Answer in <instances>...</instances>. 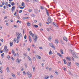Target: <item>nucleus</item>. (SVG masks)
<instances>
[{"instance_id":"obj_1","label":"nucleus","mask_w":79,"mask_h":79,"mask_svg":"<svg viewBox=\"0 0 79 79\" xmlns=\"http://www.w3.org/2000/svg\"><path fill=\"white\" fill-rule=\"evenodd\" d=\"M73 55L74 58H78V55H77V53L75 52H73Z\"/></svg>"},{"instance_id":"obj_2","label":"nucleus","mask_w":79,"mask_h":79,"mask_svg":"<svg viewBox=\"0 0 79 79\" xmlns=\"http://www.w3.org/2000/svg\"><path fill=\"white\" fill-rule=\"evenodd\" d=\"M3 52H8V49H7V46H5Z\"/></svg>"},{"instance_id":"obj_3","label":"nucleus","mask_w":79,"mask_h":79,"mask_svg":"<svg viewBox=\"0 0 79 79\" xmlns=\"http://www.w3.org/2000/svg\"><path fill=\"white\" fill-rule=\"evenodd\" d=\"M52 19L50 17H48V21L49 23H52Z\"/></svg>"},{"instance_id":"obj_4","label":"nucleus","mask_w":79,"mask_h":79,"mask_svg":"<svg viewBox=\"0 0 79 79\" xmlns=\"http://www.w3.org/2000/svg\"><path fill=\"white\" fill-rule=\"evenodd\" d=\"M49 45H50V46L51 47H52L53 48H54V49H56V48H55V46H53V44H52V43H49Z\"/></svg>"},{"instance_id":"obj_5","label":"nucleus","mask_w":79,"mask_h":79,"mask_svg":"<svg viewBox=\"0 0 79 79\" xmlns=\"http://www.w3.org/2000/svg\"><path fill=\"white\" fill-rule=\"evenodd\" d=\"M35 38L34 39V42H35V43H36L37 42V39L38 37L37 36V35H35Z\"/></svg>"},{"instance_id":"obj_6","label":"nucleus","mask_w":79,"mask_h":79,"mask_svg":"<svg viewBox=\"0 0 79 79\" xmlns=\"http://www.w3.org/2000/svg\"><path fill=\"white\" fill-rule=\"evenodd\" d=\"M29 33L30 35H31V36H32L33 37H34V34H33L32 33V31H30L29 32Z\"/></svg>"},{"instance_id":"obj_7","label":"nucleus","mask_w":79,"mask_h":79,"mask_svg":"<svg viewBox=\"0 0 79 79\" xmlns=\"http://www.w3.org/2000/svg\"><path fill=\"white\" fill-rule=\"evenodd\" d=\"M53 25H54V26H56L57 27H58V24H56L55 22H53Z\"/></svg>"},{"instance_id":"obj_8","label":"nucleus","mask_w":79,"mask_h":79,"mask_svg":"<svg viewBox=\"0 0 79 79\" xmlns=\"http://www.w3.org/2000/svg\"><path fill=\"white\" fill-rule=\"evenodd\" d=\"M63 40H65V41H66V42L68 41V39H67V38L65 36L63 37Z\"/></svg>"},{"instance_id":"obj_9","label":"nucleus","mask_w":79,"mask_h":79,"mask_svg":"<svg viewBox=\"0 0 79 79\" xmlns=\"http://www.w3.org/2000/svg\"><path fill=\"white\" fill-rule=\"evenodd\" d=\"M15 6H13L11 8L12 11H13L15 10Z\"/></svg>"},{"instance_id":"obj_10","label":"nucleus","mask_w":79,"mask_h":79,"mask_svg":"<svg viewBox=\"0 0 79 79\" xmlns=\"http://www.w3.org/2000/svg\"><path fill=\"white\" fill-rule=\"evenodd\" d=\"M20 35L21 37H22V36H23V35H22V34H21V33H20V34L18 35V36L17 37L20 38Z\"/></svg>"},{"instance_id":"obj_11","label":"nucleus","mask_w":79,"mask_h":79,"mask_svg":"<svg viewBox=\"0 0 79 79\" xmlns=\"http://www.w3.org/2000/svg\"><path fill=\"white\" fill-rule=\"evenodd\" d=\"M60 53L61 54H62V55H63L64 54V53L63 52V51L62 49H60Z\"/></svg>"},{"instance_id":"obj_12","label":"nucleus","mask_w":79,"mask_h":79,"mask_svg":"<svg viewBox=\"0 0 79 79\" xmlns=\"http://www.w3.org/2000/svg\"><path fill=\"white\" fill-rule=\"evenodd\" d=\"M29 40L30 42H32V39H31V38L30 36H29Z\"/></svg>"},{"instance_id":"obj_13","label":"nucleus","mask_w":79,"mask_h":79,"mask_svg":"<svg viewBox=\"0 0 79 79\" xmlns=\"http://www.w3.org/2000/svg\"><path fill=\"white\" fill-rule=\"evenodd\" d=\"M48 40H49V41H51L52 40V36H50L48 38Z\"/></svg>"},{"instance_id":"obj_14","label":"nucleus","mask_w":79,"mask_h":79,"mask_svg":"<svg viewBox=\"0 0 79 79\" xmlns=\"http://www.w3.org/2000/svg\"><path fill=\"white\" fill-rule=\"evenodd\" d=\"M71 62H69L68 64V66H71Z\"/></svg>"},{"instance_id":"obj_15","label":"nucleus","mask_w":79,"mask_h":79,"mask_svg":"<svg viewBox=\"0 0 79 79\" xmlns=\"http://www.w3.org/2000/svg\"><path fill=\"white\" fill-rule=\"evenodd\" d=\"M7 72H10V70H9V67H7Z\"/></svg>"},{"instance_id":"obj_16","label":"nucleus","mask_w":79,"mask_h":79,"mask_svg":"<svg viewBox=\"0 0 79 79\" xmlns=\"http://www.w3.org/2000/svg\"><path fill=\"white\" fill-rule=\"evenodd\" d=\"M13 45V42L12 43L11 42L10 43V47H12Z\"/></svg>"},{"instance_id":"obj_17","label":"nucleus","mask_w":79,"mask_h":79,"mask_svg":"<svg viewBox=\"0 0 79 79\" xmlns=\"http://www.w3.org/2000/svg\"><path fill=\"white\" fill-rule=\"evenodd\" d=\"M46 14H47V15H48V16H50V14H49L48 11H47L46 12Z\"/></svg>"},{"instance_id":"obj_18","label":"nucleus","mask_w":79,"mask_h":79,"mask_svg":"<svg viewBox=\"0 0 79 79\" xmlns=\"http://www.w3.org/2000/svg\"><path fill=\"white\" fill-rule=\"evenodd\" d=\"M66 59H68V60H69V61H72L71 59H70V58H69L67 57Z\"/></svg>"},{"instance_id":"obj_19","label":"nucleus","mask_w":79,"mask_h":79,"mask_svg":"<svg viewBox=\"0 0 79 79\" xmlns=\"http://www.w3.org/2000/svg\"><path fill=\"white\" fill-rule=\"evenodd\" d=\"M63 61L64 63V64H66L67 63V62H66V61L64 59Z\"/></svg>"},{"instance_id":"obj_20","label":"nucleus","mask_w":79,"mask_h":79,"mask_svg":"<svg viewBox=\"0 0 79 79\" xmlns=\"http://www.w3.org/2000/svg\"><path fill=\"white\" fill-rule=\"evenodd\" d=\"M55 42L56 43V44H58V40H56Z\"/></svg>"},{"instance_id":"obj_21","label":"nucleus","mask_w":79,"mask_h":79,"mask_svg":"<svg viewBox=\"0 0 79 79\" xmlns=\"http://www.w3.org/2000/svg\"><path fill=\"white\" fill-rule=\"evenodd\" d=\"M17 60H18V61H17V63H20V60H19V59H17Z\"/></svg>"},{"instance_id":"obj_22","label":"nucleus","mask_w":79,"mask_h":79,"mask_svg":"<svg viewBox=\"0 0 79 79\" xmlns=\"http://www.w3.org/2000/svg\"><path fill=\"white\" fill-rule=\"evenodd\" d=\"M49 55H52L53 54V53H52V51H51L50 52H49Z\"/></svg>"},{"instance_id":"obj_23","label":"nucleus","mask_w":79,"mask_h":79,"mask_svg":"<svg viewBox=\"0 0 79 79\" xmlns=\"http://www.w3.org/2000/svg\"><path fill=\"white\" fill-rule=\"evenodd\" d=\"M17 40H21V38H19V37H17Z\"/></svg>"},{"instance_id":"obj_24","label":"nucleus","mask_w":79,"mask_h":79,"mask_svg":"<svg viewBox=\"0 0 79 79\" xmlns=\"http://www.w3.org/2000/svg\"><path fill=\"white\" fill-rule=\"evenodd\" d=\"M34 27H35L36 28H37V27H39V26H38V25H34Z\"/></svg>"},{"instance_id":"obj_25","label":"nucleus","mask_w":79,"mask_h":79,"mask_svg":"<svg viewBox=\"0 0 79 79\" xmlns=\"http://www.w3.org/2000/svg\"><path fill=\"white\" fill-rule=\"evenodd\" d=\"M8 2H6L5 3V5L6 6H8Z\"/></svg>"},{"instance_id":"obj_26","label":"nucleus","mask_w":79,"mask_h":79,"mask_svg":"<svg viewBox=\"0 0 79 79\" xmlns=\"http://www.w3.org/2000/svg\"><path fill=\"white\" fill-rule=\"evenodd\" d=\"M58 55H59V56H60L61 57L62 56H61V54L60 53H57Z\"/></svg>"},{"instance_id":"obj_27","label":"nucleus","mask_w":79,"mask_h":79,"mask_svg":"<svg viewBox=\"0 0 79 79\" xmlns=\"http://www.w3.org/2000/svg\"><path fill=\"white\" fill-rule=\"evenodd\" d=\"M49 78V76H48V77H45L44 78L45 79H47Z\"/></svg>"},{"instance_id":"obj_28","label":"nucleus","mask_w":79,"mask_h":79,"mask_svg":"<svg viewBox=\"0 0 79 79\" xmlns=\"http://www.w3.org/2000/svg\"><path fill=\"white\" fill-rule=\"evenodd\" d=\"M11 5L12 6H14V5H15V2H12L11 3Z\"/></svg>"},{"instance_id":"obj_29","label":"nucleus","mask_w":79,"mask_h":79,"mask_svg":"<svg viewBox=\"0 0 79 79\" xmlns=\"http://www.w3.org/2000/svg\"><path fill=\"white\" fill-rule=\"evenodd\" d=\"M19 23L20 24H21V22L19 21V20H17V23Z\"/></svg>"},{"instance_id":"obj_30","label":"nucleus","mask_w":79,"mask_h":79,"mask_svg":"<svg viewBox=\"0 0 79 79\" xmlns=\"http://www.w3.org/2000/svg\"><path fill=\"white\" fill-rule=\"evenodd\" d=\"M28 59L30 61L32 60V59H31V58H30V57H29V56H28Z\"/></svg>"},{"instance_id":"obj_31","label":"nucleus","mask_w":79,"mask_h":79,"mask_svg":"<svg viewBox=\"0 0 79 79\" xmlns=\"http://www.w3.org/2000/svg\"><path fill=\"white\" fill-rule=\"evenodd\" d=\"M28 26H31V23H27Z\"/></svg>"},{"instance_id":"obj_32","label":"nucleus","mask_w":79,"mask_h":79,"mask_svg":"<svg viewBox=\"0 0 79 79\" xmlns=\"http://www.w3.org/2000/svg\"><path fill=\"white\" fill-rule=\"evenodd\" d=\"M55 73H56V74H57V75H58V72H57V71H55Z\"/></svg>"},{"instance_id":"obj_33","label":"nucleus","mask_w":79,"mask_h":79,"mask_svg":"<svg viewBox=\"0 0 79 79\" xmlns=\"http://www.w3.org/2000/svg\"><path fill=\"white\" fill-rule=\"evenodd\" d=\"M36 56H37V57L38 56V58L39 59H40V58H41V57L40 56H39L37 55Z\"/></svg>"},{"instance_id":"obj_34","label":"nucleus","mask_w":79,"mask_h":79,"mask_svg":"<svg viewBox=\"0 0 79 79\" xmlns=\"http://www.w3.org/2000/svg\"><path fill=\"white\" fill-rule=\"evenodd\" d=\"M28 77H29V78H30V77H32V74H30L28 76Z\"/></svg>"},{"instance_id":"obj_35","label":"nucleus","mask_w":79,"mask_h":79,"mask_svg":"<svg viewBox=\"0 0 79 79\" xmlns=\"http://www.w3.org/2000/svg\"><path fill=\"white\" fill-rule=\"evenodd\" d=\"M32 68H33V71H34V70H35V67L34 66H32Z\"/></svg>"},{"instance_id":"obj_36","label":"nucleus","mask_w":79,"mask_h":79,"mask_svg":"<svg viewBox=\"0 0 79 79\" xmlns=\"http://www.w3.org/2000/svg\"><path fill=\"white\" fill-rule=\"evenodd\" d=\"M7 58L9 60H10V56L9 55L8 56H7Z\"/></svg>"},{"instance_id":"obj_37","label":"nucleus","mask_w":79,"mask_h":79,"mask_svg":"<svg viewBox=\"0 0 79 79\" xmlns=\"http://www.w3.org/2000/svg\"><path fill=\"white\" fill-rule=\"evenodd\" d=\"M22 12H23V10H21L19 11V13H22Z\"/></svg>"},{"instance_id":"obj_38","label":"nucleus","mask_w":79,"mask_h":79,"mask_svg":"<svg viewBox=\"0 0 79 79\" xmlns=\"http://www.w3.org/2000/svg\"><path fill=\"white\" fill-rule=\"evenodd\" d=\"M11 59V60H13V61H14V60H15V59H14V58H13V57H10Z\"/></svg>"},{"instance_id":"obj_39","label":"nucleus","mask_w":79,"mask_h":79,"mask_svg":"<svg viewBox=\"0 0 79 79\" xmlns=\"http://www.w3.org/2000/svg\"><path fill=\"white\" fill-rule=\"evenodd\" d=\"M16 14H17V12L16 11L15 12V13L14 14V16H17V15H16Z\"/></svg>"},{"instance_id":"obj_40","label":"nucleus","mask_w":79,"mask_h":79,"mask_svg":"<svg viewBox=\"0 0 79 79\" xmlns=\"http://www.w3.org/2000/svg\"><path fill=\"white\" fill-rule=\"evenodd\" d=\"M22 19L23 20H24L25 19H26V17H23Z\"/></svg>"},{"instance_id":"obj_41","label":"nucleus","mask_w":79,"mask_h":79,"mask_svg":"<svg viewBox=\"0 0 79 79\" xmlns=\"http://www.w3.org/2000/svg\"><path fill=\"white\" fill-rule=\"evenodd\" d=\"M14 53H15V50H12V53L14 54Z\"/></svg>"},{"instance_id":"obj_42","label":"nucleus","mask_w":79,"mask_h":79,"mask_svg":"<svg viewBox=\"0 0 79 79\" xmlns=\"http://www.w3.org/2000/svg\"><path fill=\"white\" fill-rule=\"evenodd\" d=\"M31 16H32V17H35V15L34 14H32Z\"/></svg>"},{"instance_id":"obj_43","label":"nucleus","mask_w":79,"mask_h":79,"mask_svg":"<svg viewBox=\"0 0 79 79\" xmlns=\"http://www.w3.org/2000/svg\"><path fill=\"white\" fill-rule=\"evenodd\" d=\"M19 32H16V35H19Z\"/></svg>"},{"instance_id":"obj_44","label":"nucleus","mask_w":79,"mask_h":79,"mask_svg":"<svg viewBox=\"0 0 79 79\" xmlns=\"http://www.w3.org/2000/svg\"><path fill=\"white\" fill-rule=\"evenodd\" d=\"M40 8H41V9H42V10H44V7L42 6H41Z\"/></svg>"},{"instance_id":"obj_45","label":"nucleus","mask_w":79,"mask_h":79,"mask_svg":"<svg viewBox=\"0 0 79 79\" xmlns=\"http://www.w3.org/2000/svg\"><path fill=\"white\" fill-rule=\"evenodd\" d=\"M23 73L24 75H26V72H25V71H23Z\"/></svg>"},{"instance_id":"obj_46","label":"nucleus","mask_w":79,"mask_h":79,"mask_svg":"<svg viewBox=\"0 0 79 79\" xmlns=\"http://www.w3.org/2000/svg\"><path fill=\"white\" fill-rule=\"evenodd\" d=\"M24 3L23 2L22 3V6H24Z\"/></svg>"},{"instance_id":"obj_47","label":"nucleus","mask_w":79,"mask_h":79,"mask_svg":"<svg viewBox=\"0 0 79 79\" xmlns=\"http://www.w3.org/2000/svg\"><path fill=\"white\" fill-rule=\"evenodd\" d=\"M27 37V36L26 35H25L24 37V39H26V38Z\"/></svg>"},{"instance_id":"obj_48","label":"nucleus","mask_w":79,"mask_h":79,"mask_svg":"<svg viewBox=\"0 0 79 79\" xmlns=\"http://www.w3.org/2000/svg\"><path fill=\"white\" fill-rule=\"evenodd\" d=\"M8 6L9 7V8H10V7H11V6L10 4H9Z\"/></svg>"},{"instance_id":"obj_49","label":"nucleus","mask_w":79,"mask_h":79,"mask_svg":"<svg viewBox=\"0 0 79 79\" xmlns=\"http://www.w3.org/2000/svg\"><path fill=\"white\" fill-rule=\"evenodd\" d=\"M4 55V53H3L1 54V56H2V57H3V55Z\"/></svg>"},{"instance_id":"obj_50","label":"nucleus","mask_w":79,"mask_h":79,"mask_svg":"<svg viewBox=\"0 0 79 79\" xmlns=\"http://www.w3.org/2000/svg\"><path fill=\"white\" fill-rule=\"evenodd\" d=\"M2 5H5V2H4V1L2 2Z\"/></svg>"},{"instance_id":"obj_51","label":"nucleus","mask_w":79,"mask_h":79,"mask_svg":"<svg viewBox=\"0 0 79 79\" xmlns=\"http://www.w3.org/2000/svg\"><path fill=\"white\" fill-rule=\"evenodd\" d=\"M14 42H16V39L15 38L14 39Z\"/></svg>"},{"instance_id":"obj_52","label":"nucleus","mask_w":79,"mask_h":79,"mask_svg":"<svg viewBox=\"0 0 79 79\" xmlns=\"http://www.w3.org/2000/svg\"><path fill=\"white\" fill-rule=\"evenodd\" d=\"M30 73V72H28L27 73V75H29V73Z\"/></svg>"},{"instance_id":"obj_53","label":"nucleus","mask_w":79,"mask_h":79,"mask_svg":"<svg viewBox=\"0 0 79 79\" xmlns=\"http://www.w3.org/2000/svg\"><path fill=\"white\" fill-rule=\"evenodd\" d=\"M20 9H23V8H24V7H23V6H21L20 7Z\"/></svg>"},{"instance_id":"obj_54","label":"nucleus","mask_w":79,"mask_h":79,"mask_svg":"<svg viewBox=\"0 0 79 79\" xmlns=\"http://www.w3.org/2000/svg\"><path fill=\"white\" fill-rule=\"evenodd\" d=\"M61 43L62 44H63V45H64V43H63V41H61Z\"/></svg>"},{"instance_id":"obj_55","label":"nucleus","mask_w":79,"mask_h":79,"mask_svg":"<svg viewBox=\"0 0 79 79\" xmlns=\"http://www.w3.org/2000/svg\"><path fill=\"white\" fill-rule=\"evenodd\" d=\"M10 21H11V23H13L14 21L13 20L11 19Z\"/></svg>"},{"instance_id":"obj_56","label":"nucleus","mask_w":79,"mask_h":79,"mask_svg":"<svg viewBox=\"0 0 79 79\" xmlns=\"http://www.w3.org/2000/svg\"><path fill=\"white\" fill-rule=\"evenodd\" d=\"M2 12H3V13H4V14H5V13H6L5 11L3 10Z\"/></svg>"},{"instance_id":"obj_57","label":"nucleus","mask_w":79,"mask_h":79,"mask_svg":"<svg viewBox=\"0 0 79 79\" xmlns=\"http://www.w3.org/2000/svg\"><path fill=\"white\" fill-rule=\"evenodd\" d=\"M40 49V50H42V49H43V48H42V47H40L39 48Z\"/></svg>"},{"instance_id":"obj_58","label":"nucleus","mask_w":79,"mask_h":79,"mask_svg":"<svg viewBox=\"0 0 79 79\" xmlns=\"http://www.w3.org/2000/svg\"><path fill=\"white\" fill-rule=\"evenodd\" d=\"M4 9H6V6H4L3 7Z\"/></svg>"},{"instance_id":"obj_59","label":"nucleus","mask_w":79,"mask_h":79,"mask_svg":"<svg viewBox=\"0 0 79 79\" xmlns=\"http://www.w3.org/2000/svg\"><path fill=\"white\" fill-rule=\"evenodd\" d=\"M29 11L30 12H31V11H32V10H31V9H30L29 10Z\"/></svg>"},{"instance_id":"obj_60","label":"nucleus","mask_w":79,"mask_h":79,"mask_svg":"<svg viewBox=\"0 0 79 79\" xmlns=\"http://www.w3.org/2000/svg\"><path fill=\"white\" fill-rule=\"evenodd\" d=\"M32 47H33L34 48H35V45H34V44L33 45Z\"/></svg>"},{"instance_id":"obj_61","label":"nucleus","mask_w":79,"mask_h":79,"mask_svg":"<svg viewBox=\"0 0 79 79\" xmlns=\"http://www.w3.org/2000/svg\"><path fill=\"white\" fill-rule=\"evenodd\" d=\"M25 66L26 68H27V64H25Z\"/></svg>"},{"instance_id":"obj_62","label":"nucleus","mask_w":79,"mask_h":79,"mask_svg":"<svg viewBox=\"0 0 79 79\" xmlns=\"http://www.w3.org/2000/svg\"><path fill=\"white\" fill-rule=\"evenodd\" d=\"M1 42H3V39H1Z\"/></svg>"},{"instance_id":"obj_63","label":"nucleus","mask_w":79,"mask_h":79,"mask_svg":"<svg viewBox=\"0 0 79 79\" xmlns=\"http://www.w3.org/2000/svg\"><path fill=\"white\" fill-rule=\"evenodd\" d=\"M50 77L51 78H52V77H53V76L52 75H50Z\"/></svg>"},{"instance_id":"obj_64","label":"nucleus","mask_w":79,"mask_h":79,"mask_svg":"<svg viewBox=\"0 0 79 79\" xmlns=\"http://www.w3.org/2000/svg\"><path fill=\"white\" fill-rule=\"evenodd\" d=\"M27 50L28 51H30V48H28Z\"/></svg>"}]
</instances>
